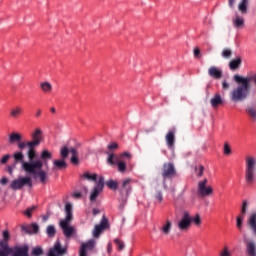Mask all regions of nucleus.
I'll return each mask as SVG.
<instances>
[{"label": "nucleus", "mask_w": 256, "mask_h": 256, "mask_svg": "<svg viewBox=\"0 0 256 256\" xmlns=\"http://www.w3.org/2000/svg\"><path fill=\"white\" fill-rule=\"evenodd\" d=\"M13 157L15 163H22V171H25V173H29L30 175H35V177H39L42 185L47 183L49 176L44 170H41L43 169V162L41 160L25 162V155H23V152H16Z\"/></svg>", "instance_id": "1"}, {"label": "nucleus", "mask_w": 256, "mask_h": 256, "mask_svg": "<svg viewBox=\"0 0 256 256\" xmlns=\"http://www.w3.org/2000/svg\"><path fill=\"white\" fill-rule=\"evenodd\" d=\"M234 81L238 86L230 92V100L233 103H243L251 93V84L243 76L234 75Z\"/></svg>", "instance_id": "2"}, {"label": "nucleus", "mask_w": 256, "mask_h": 256, "mask_svg": "<svg viewBox=\"0 0 256 256\" xmlns=\"http://www.w3.org/2000/svg\"><path fill=\"white\" fill-rule=\"evenodd\" d=\"M69 153H71V163L72 165H79V152H77V149L75 148H67V146H64L61 148L60 155L61 159L54 160L53 161V170L54 171H61L62 169H67V162L65 159L69 157Z\"/></svg>", "instance_id": "3"}, {"label": "nucleus", "mask_w": 256, "mask_h": 256, "mask_svg": "<svg viewBox=\"0 0 256 256\" xmlns=\"http://www.w3.org/2000/svg\"><path fill=\"white\" fill-rule=\"evenodd\" d=\"M245 181L248 187L255 183V159L253 157L246 159Z\"/></svg>", "instance_id": "4"}, {"label": "nucleus", "mask_w": 256, "mask_h": 256, "mask_svg": "<svg viewBox=\"0 0 256 256\" xmlns=\"http://www.w3.org/2000/svg\"><path fill=\"white\" fill-rule=\"evenodd\" d=\"M23 187H33V180H31V177H19L10 183V189L13 191H21V188Z\"/></svg>", "instance_id": "5"}, {"label": "nucleus", "mask_w": 256, "mask_h": 256, "mask_svg": "<svg viewBox=\"0 0 256 256\" xmlns=\"http://www.w3.org/2000/svg\"><path fill=\"white\" fill-rule=\"evenodd\" d=\"M207 183H209V180H207V178L198 182L197 195L202 199L203 197H211V195H213V187L207 186Z\"/></svg>", "instance_id": "6"}, {"label": "nucleus", "mask_w": 256, "mask_h": 256, "mask_svg": "<svg viewBox=\"0 0 256 256\" xmlns=\"http://www.w3.org/2000/svg\"><path fill=\"white\" fill-rule=\"evenodd\" d=\"M191 223H193V218L191 217V214L189 213V211H184L182 213V219L180 223H178V229L185 233L189 231Z\"/></svg>", "instance_id": "7"}, {"label": "nucleus", "mask_w": 256, "mask_h": 256, "mask_svg": "<svg viewBox=\"0 0 256 256\" xmlns=\"http://www.w3.org/2000/svg\"><path fill=\"white\" fill-rule=\"evenodd\" d=\"M161 175L165 181V179H173L177 175V171L175 170V165L171 162H167L163 164Z\"/></svg>", "instance_id": "8"}, {"label": "nucleus", "mask_w": 256, "mask_h": 256, "mask_svg": "<svg viewBox=\"0 0 256 256\" xmlns=\"http://www.w3.org/2000/svg\"><path fill=\"white\" fill-rule=\"evenodd\" d=\"M109 227V220L107 219V217L103 216L100 224H96L93 230V237H95L96 239L99 238L101 236V233H103V231H105V229H107Z\"/></svg>", "instance_id": "9"}, {"label": "nucleus", "mask_w": 256, "mask_h": 256, "mask_svg": "<svg viewBox=\"0 0 256 256\" xmlns=\"http://www.w3.org/2000/svg\"><path fill=\"white\" fill-rule=\"evenodd\" d=\"M103 187H105V178L100 176L96 186L90 194V201H97V197H99V193L103 191Z\"/></svg>", "instance_id": "10"}, {"label": "nucleus", "mask_w": 256, "mask_h": 256, "mask_svg": "<svg viewBox=\"0 0 256 256\" xmlns=\"http://www.w3.org/2000/svg\"><path fill=\"white\" fill-rule=\"evenodd\" d=\"M67 255V247L61 246V242L58 240L54 246L50 248L48 256H63Z\"/></svg>", "instance_id": "11"}, {"label": "nucleus", "mask_w": 256, "mask_h": 256, "mask_svg": "<svg viewBox=\"0 0 256 256\" xmlns=\"http://www.w3.org/2000/svg\"><path fill=\"white\" fill-rule=\"evenodd\" d=\"M235 2L236 0H228V6L230 7V9H234ZM248 9L249 0H240V2L238 3V11H240L242 15H247Z\"/></svg>", "instance_id": "12"}, {"label": "nucleus", "mask_w": 256, "mask_h": 256, "mask_svg": "<svg viewBox=\"0 0 256 256\" xmlns=\"http://www.w3.org/2000/svg\"><path fill=\"white\" fill-rule=\"evenodd\" d=\"M32 141H30V144L33 147H39L41 145V141H43V131L41 128H36L35 131L31 134Z\"/></svg>", "instance_id": "13"}, {"label": "nucleus", "mask_w": 256, "mask_h": 256, "mask_svg": "<svg viewBox=\"0 0 256 256\" xmlns=\"http://www.w3.org/2000/svg\"><path fill=\"white\" fill-rule=\"evenodd\" d=\"M69 223H71V221H67V220L60 221V227L63 230L65 237L67 238L71 237L75 233V228H73V226H69Z\"/></svg>", "instance_id": "14"}, {"label": "nucleus", "mask_w": 256, "mask_h": 256, "mask_svg": "<svg viewBox=\"0 0 256 256\" xmlns=\"http://www.w3.org/2000/svg\"><path fill=\"white\" fill-rule=\"evenodd\" d=\"M246 253L248 256H256V242L253 239L244 238Z\"/></svg>", "instance_id": "15"}, {"label": "nucleus", "mask_w": 256, "mask_h": 256, "mask_svg": "<svg viewBox=\"0 0 256 256\" xmlns=\"http://www.w3.org/2000/svg\"><path fill=\"white\" fill-rule=\"evenodd\" d=\"M12 255L13 256H29V246H15L12 248Z\"/></svg>", "instance_id": "16"}, {"label": "nucleus", "mask_w": 256, "mask_h": 256, "mask_svg": "<svg viewBox=\"0 0 256 256\" xmlns=\"http://www.w3.org/2000/svg\"><path fill=\"white\" fill-rule=\"evenodd\" d=\"M92 249H95V241L93 239L82 243L79 256H87V250L92 251Z\"/></svg>", "instance_id": "17"}, {"label": "nucleus", "mask_w": 256, "mask_h": 256, "mask_svg": "<svg viewBox=\"0 0 256 256\" xmlns=\"http://www.w3.org/2000/svg\"><path fill=\"white\" fill-rule=\"evenodd\" d=\"M131 178H126L122 181V184L120 185V193H125L126 195H129L131 193L132 188H131V183H132Z\"/></svg>", "instance_id": "18"}, {"label": "nucleus", "mask_w": 256, "mask_h": 256, "mask_svg": "<svg viewBox=\"0 0 256 256\" xmlns=\"http://www.w3.org/2000/svg\"><path fill=\"white\" fill-rule=\"evenodd\" d=\"M0 256H9L13 253V248L9 247V242L6 240L0 241Z\"/></svg>", "instance_id": "19"}, {"label": "nucleus", "mask_w": 256, "mask_h": 256, "mask_svg": "<svg viewBox=\"0 0 256 256\" xmlns=\"http://www.w3.org/2000/svg\"><path fill=\"white\" fill-rule=\"evenodd\" d=\"M208 75H210L212 79H221V77H223V71L215 66H212L208 69Z\"/></svg>", "instance_id": "20"}, {"label": "nucleus", "mask_w": 256, "mask_h": 256, "mask_svg": "<svg viewBox=\"0 0 256 256\" xmlns=\"http://www.w3.org/2000/svg\"><path fill=\"white\" fill-rule=\"evenodd\" d=\"M247 224L252 233L256 235V212L250 214V216L247 219Z\"/></svg>", "instance_id": "21"}, {"label": "nucleus", "mask_w": 256, "mask_h": 256, "mask_svg": "<svg viewBox=\"0 0 256 256\" xmlns=\"http://www.w3.org/2000/svg\"><path fill=\"white\" fill-rule=\"evenodd\" d=\"M166 143L169 149H173V147H175V131L170 130L166 134Z\"/></svg>", "instance_id": "22"}, {"label": "nucleus", "mask_w": 256, "mask_h": 256, "mask_svg": "<svg viewBox=\"0 0 256 256\" xmlns=\"http://www.w3.org/2000/svg\"><path fill=\"white\" fill-rule=\"evenodd\" d=\"M9 143L10 145H13V143H20V141H23V135L18 132H13L9 135Z\"/></svg>", "instance_id": "23"}, {"label": "nucleus", "mask_w": 256, "mask_h": 256, "mask_svg": "<svg viewBox=\"0 0 256 256\" xmlns=\"http://www.w3.org/2000/svg\"><path fill=\"white\" fill-rule=\"evenodd\" d=\"M246 113H247L249 119H251V121H253V123H255V121H256V103L251 106H248L246 108Z\"/></svg>", "instance_id": "24"}, {"label": "nucleus", "mask_w": 256, "mask_h": 256, "mask_svg": "<svg viewBox=\"0 0 256 256\" xmlns=\"http://www.w3.org/2000/svg\"><path fill=\"white\" fill-rule=\"evenodd\" d=\"M210 104L214 109H217L219 105H223V98L221 97V94H215L210 100Z\"/></svg>", "instance_id": "25"}, {"label": "nucleus", "mask_w": 256, "mask_h": 256, "mask_svg": "<svg viewBox=\"0 0 256 256\" xmlns=\"http://www.w3.org/2000/svg\"><path fill=\"white\" fill-rule=\"evenodd\" d=\"M23 115V108L21 106H16L10 110V117L12 119H19Z\"/></svg>", "instance_id": "26"}, {"label": "nucleus", "mask_w": 256, "mask_h": 256, "mask_svg": "<svg viewBox=\"0 0 256 256\" xmlns=\"http://www.w3.org/2000/svg\"><path fill=\"white\" fill-rule=\"evenodd\" d=\"M65 213L66 217L63 221H73V205L71 203H66Z\"/></svg>", "instance_id": "27"}, {"label": "nucleus", "mask_w": 256, "mask_h": 256, "mask_svg": "<svg viewBox=\"0 0 256 256\" xmlns=\"http://www.w3.org/2000/svg\"><path fill=\"white\" fill-rule=\"evenodd\" d=\"M241 63V57L238 56L229 62V69H231V71H236V69H239V67H241Z\"/></svg>", "instance_id": "28"}, {"label": "nucleus", "mask_w": 256, "mask_h": 256, "mask_svg": "<svg viewBox=\"0 0 256 256\" xmlns=\"http://www.w3.org/2000/svg\"><path fill=\"white\" fill-rule=\"evenodd\" d=\"M22 231H25L26 233H39V225L33 223L29 226H22Z\"/></svg>", "instance_id": "29"}, {"label": "nucleus", "mask_w": 256, "mask_h": 256, "mask_svg": "<svg viewBox=\"0 0 256 256\" xmlns=\"http://www.w3.org/2000/svg\"><path fill=\"white\" fill-rule=\"evenodd\" d=\"M233 25L236 29H241L245 25V19L243 17L237 15L233 20Z\"/></svg>", "instance_id": "30"}, {"label": "nucleus", "mask_w": 256, "mask_h": 256, "mask_svg": "<svg viewBox=\"0 0 256 256\" xmlns=\"http://www.w3.org/2000/svg\"><path fill=\"white\" fill-rule=\"evenodd\" d=\"M36 147L37 146H32V147L28 148L27 157L29 159V163L34 161L33 159H35V157H37V152L35 151Z\"/></svg>", "instance_id": "31"}, {"label": "nucleus", "mask_w": 256, "mask_h": 256, "mask_svg": "<svg viewBox=\"0 0 256 256\" xmlns=\"http://www.w3.org/2000/svg\"><path fill=\"white\" fill-rule=\"evenodd\" d=\"M40 89H42L44 93H51V91H53V85L49 82H42L40 84Z\"/></svg>", "instance_id": "32"}, {"label": "nucleus", "mask_w": 256, "mask_h": 256, "mask_svg": "<svg viewBox=\"0 0 256 256\" xmlns=\"http://www.w3.org/2000/svg\"><path fill=\"white\" fill-rule=\"evenodd\" d=\"M171 227H172V223L170 220H167L166 223L162 226V233H164V235H169V233H171Z\"/></svg>", "instance_id": "33"}, {"label": "nucleus", "mask_w": 256, "mask_h": 256, "mask_svg": "<svg viewBox=\"0 0 256 256\" xmlns=\"http://www.w3.org/2000/svg\"><path fill=\"white\" fill-rule=\"evenodd\" d=\"M106 185L108 189H111L112 191H117V188L119 187V182H117L116 180H108L106 182Z\"/></svg>", "instance_id": "34"}, {"label": "nucleus", "mask_w": 256, "mask_h": 256, "mask_svg": "<svg viewBox=\"0 0 256 256\" xmlns=\"http://www.w3.org/2000/svg\"><path fill=\"white\" fill-rule=\"evenodd\" d=\"M46 233H47L48 237H55L57 230L55 229V226L49 225L46 229Z\"/></svg>", "instance_id": "35"}, {"label": "nucleus", "mask_w": 256, "mask_h": 256, "mask_svg": "<svg viewBox=\"0 0 256 256\" xmlns=\"http://www.w3.org/2000/svg\"><path fill=\"white\" fill-rule=\"evenodd\" d=\"M114 243L118 251H123V249H125V243L121 241L119 238L114 239Z\"/></svg>", "instance_id": "36"}, {"label": "nucleus", "mask_w": 256, "mask_h": 256, "mask_svg": "<svg viewBox=\"0 0 256 256\" xmlns=\"http://www.w3.org/2000/svg\"><path fill=\"white\" fill-rule=\"evenodd\" d=\"M231 55H233V51L229 48H225L223 51H222V57L224 59H231Z\"/></svg>", "instance_id": "37"}, {"label": "nucleus", "mask_w": 256, "mask_h": 256, "mask_svg": "<svg viewBox=\"0 0 256 256\" xmlns=\"http://www.w3.org/2000/svg\"><path fill=\"white\" fill-rule=\"evenodd\" d=\"M84 179H87V181H97V174H90L88 172L83 174Z\"/></svg>", "instance_id": "38"}, {"label": "nucleus", "mask_w": 256, "mask_h": 256, "mask_svg": "<svg viewBox=\"0 0 256 256\" xmlns=\"http://www.w3.org/2000/svg\"><path fill=\"white\" fill-rule=\"evenodd\" d=\"M31 143V141L28 142H22V140L20 142H18V149H20V151H23V149H25V147H27L28 149L30 147H33V145H29Z\"/></svg>", "instance_id": "39"}, {"label": "nucleus", "mask_w": 256, "mask_h": 256, "mask_svg": "<svg viewBox=\"0 0 256 256\" xmlns=\"http://www.w3.org/2000/svg\"><path fill=\"white\" fill-rule=\"evenodd\" d=\"M119 173H125L127 171V164L123 161L117 163Z\"/></svg>", "instance_id": "40"}, {"label": "nucleus", "mask_w": 256, "mask_h": 256, "mask_svg": "<svg viewBox=\"0 0 256 256\" xmlns=\"http://www.w3.org/2000/svg\"><path fill=\"white\" fill-rule=\"evenodd\" d=\"M115 159H117V157L114 154H108V165H117V161H115Z\"/></svg>", "instance_id": "41"}, {"label": "nucleus", "mask_w": 256, "mask_h": 256, "mask_svg": "<svg viewBox=\"0 0 256 256\" xmlns=\"http://www.w3.org/2000/svg\"><path fill=\"white\" fill-rule=\"evenodd\" d=\"M204 171H205V167H203V165H199L195 167V173H197V177H203Z\"/></svg>", "instance_id": "42"}, {"label": "nucleus", "mask_w": 256, "mask_h": 256, "mask_svg": "<svg viewBox=\"0 0 256 256\" xmlns=\"http://www.w3.org/2000/svg\"><path fill=\"white\" fill-rule=\"evenodd\" d=\"M35 209H37V206H32L30 208H27L26 211H24V215H26V217L31 218L33 215V211H35Z\"/></svg>", "instance_id": "43"}, {"label": "nucleus", "mask_w": 256, "mask_h": 256, "mask_svg": "<svg viewBox=\"0 0 256 256\" xmlns=\"http://www.w3.org/2000/svg\"><path fill=\"white\" fill-rule=\"evenodd\" d=\"M32 255L33 256H41V255H43V248L42 247H35V248H33Z\"/></svg>", "instance_id": "44"}, {"label": "nucleus", "mask_w": 256, "mask_h": 256, "mask_svg": "<svg viewBox=\"0 0 256 256\" xmlns=\"http://www.w3.org/2000/svg\"><path fill=\"white\" fill-rule=\"evenodd\" d=\"M53 157V154L49 152L48 150H43L41 153V159H51Z\"/></svg>", "instance_id": "45"}, {"label": "nucleus", "mask_w": 256, "mask_h": 256, "mask_svg": "<svg viewBox=\"0 0 256 256\" xmlns=\"http://www.w3.org/2000/svg\"><path fill=\"white\" fill-rule=\"evenodd\" d=\"M107 149H109V151H117V149H119V144L112 142L107 146Z\"/></svg>", "instance_id": "46"}, {"label": "nucleus", "mask_w": 256, "mask_h": 256, "mask_svg": "<svg viewBox=\"0 0 256 256\" xmlns=\"http://www.w3.org/2000/svg\"><path fill=\"white\" fill-rule=\"evenodd\" d=\"M247 207H249V204L247 203V201H243L242 208H241L242 215H245V213H247Z\"/></svg>", "instance_id": "47"}, {"label": "nucleus", "mask_w": 256, "mask_h": 256, "mask_svg": "<svg viewBox=\"0 0 256 256\" xmlns=\"http://www.w3.org/2000/svg\"><path fill=\"white\" fill-rule=\"evenodd\" d=\"M224 155H231V146L228 143L224 144Z\"/></svg>", "instance_id": "48"}, {"label": "nucleus", "mask_w": 256, "mask_h": 256, "mask_svg": "<svg viewBox=\"0 0 256 256\" xmlns=\"http://www.w3.org/2000/svg\"><path fill=\"white\" fill-rule=\"evenodd\" d=\"M192 222L195 223V225L197 226L201 225V216L197 214L194 218H192Z\"/></svg>", "instance_id": "49"}, {"label": "nucleus", "mask_w": 256, "mask_h": 256, "mask_svg": "<svg viewBox=\"0 0 256 256\" xmlns=\"http://www.w3.org/2000/svg\"><path fill=\"white\" fill-rule=\"evenodd\" d=\"M2 237H3V241H8L9 242V239L11 238V236L9 234V231L8 230L3 231Z\"/></svg>", "instance_id": "50"}, {"label": "nucleus", "mask_w": 256, "mask_h": 256, "mask_svg": "<svg viewBox=\"0 0 256 256\" xmlns=\"http://www.w3.org/2000/svg\"><path fill=\"white\" fill-rule=\"evenodd\" d=\"M9 159H11V155L6 154V155H4V156L2 157V159L0 160V163H1L2 165H5V163H7V161H9Z\"/></svg>", "instance_id": "51"}, {"label": "nucleus", "mask_w": 256, "mask_h": 256, "mask_svg": "<svg viewBox=\"0 0 256 256\" xmlns=\"http://www.w3.org/2000/svg\"><path fill=\"white\" fill-rule=\"evenodd\" d=\"M237 227L238 229H241V227H243V217L242 216H238L237 217Z\"/></svg>", "instance_id": "52"}, {"label": "nucleus", "mask_w": 256, "mask_h": 256, "mask_svg": "<svg viewBox=\"0 0 256 256\" xmlns=\"http://www.w3.org/2000/svg\"><path fill=\"white\" fill-rule=\"evenodd\" d=\"M194 57L196 59H199V57H201V50H199V48H194Z\"/></svg>", "instance_id": "53"}, {"label": "nucleus", "mask_w": 256, "mask_h": 256, "mask_svg": "<svg viewBox=\"0 0 256 256\" xmlns=\"http://www.w3.org/2000/svg\"><path fill=\"white\" fill-rule=\"evenodd\" d=\"M72 196L74 199H81V192H74Z\"/></svg>", "instance_id": "54"}, {"label": "nucleus", "mask_w": 256, "mask_h": 256, "mask_svg": "<svg viewBox=\"0 0 256 256\" xmlns=\"http://www.w3.org/2000/svg\"><path fill=\"white\" fill-rule=\"evenodd\" d=\"M0 183L2 185H5L6 183H9V179H7V177H3L1 180H0Z\"/></svg>", "instance_id": "55"}, {"label": "nucleus", "mask_w": 256, "mask_h": 256, "mask_svg": "<svg viewBox=\"0 0 256 256\" xmlns=\"http://www.w3.org/2000/svg\"><path fill=\"white\" fill-rule=\"evenodd\" d=\"M121 157H127L128 159H131V153L124 152V153L121 154Z\"/></svg>", "instance_id": "56"}, {"label": "nucleus", "mask_w": 256, "mask_h": 256, "mask_svg": "<svg viewBox=\"0 0 256 256\" xmlns=\"http://www.w3.org/2000/svg\"><path fill=\"white\" fill-rule=\"evenodd\" d=\"M222 87H223V89H229V83H227V81H223L222 82Z\"/></svg>", "instance_id": "57"}, {"label": "nucleus", "mask_w": 256, "mask_h": 256, "mask_svg": "<svg viewBox=\"0 0 256 256\" xmlns=\"http://www.w3.org/2000/svg\"><path fill=\"white\" fill-rule=\"evenodd\" d=\"M229 250L224 249V251L220 254V256H229Z\"/></svg>", "instance_id": "58"}, {"label": "nucleus", "mask_w": 256, "mask_h": 256, "mask_svg": "<svg viewBox=\"0 0 256 256\" xmlns=\"http://www.w3.org/2000/svg\"><path fill=\"white\" fill-rule=\"evenodd\" d=\"M7 171H8V173H9V175H13V168L11 167V166H8L7 167Z\"/></svg>", "instance_id": "59"}, {"label": "nucleus", "mask_w": 256, "mask_h": 256, "mask_svg": "<svg viewBox=\"0 0 256 256\" xmlns=\"http://www.w3.org/2000/svg\"><path fill=\"white\" fill-rule=\"evenodd\" d=\"M17 163H18V162H14L12 165H10V167L12 168V170L15 171V169H17Z\"/></svg>", "instance_id": "60"}, {"label": "nucleus", "mask_w": 256, "mask_h": 256, "mask_svg": "<svg viewBox=\"0 0 256 256\" xmlns=\"http://www.w3.org/2000/svg\"><path fill=\"white\" fill-rule=\"evenodd\" d=\"M99 213H101V211L95 208L93 209V215H99Z\"/></svg>", "instance_id": "61"}, {"label": "nucleus", "mask_w": 256, "mask_h": 256, "mask_svg": "<svg viewBox=\"0 0 256 256\" xmlns=\"http://www.w3.org/2000/svg\"><path fill=\"white\" fill-rule=\"evenodd\" d=\"M36 117H41V109H38L36 112Z\"/></svg>", "instance_id": "62"}, {"label": "nucleus", "mask_w": 256, "mask_h": 256, "mask_svg": "<svg viewBox=\"0 0 256 256\" xmlns=\"http://www.w3.org/2000/svg\"><path fill=\"white\" fill-rule=\"evenodd\" d=\"M43 221L45 222V221H48L49 220V216H43Z\"/></svg>", "instance_id": "63"}, {"label": "nucleus", "mask_w": 256, "mask_h": 256, "mask_svg": "<svg viewBox=\"0 0 256 256\" xmlns=\"http://www.w3.org/2000/svg\"><path fill=\"white\" fill-rule=\"evenodd\" d=\"M50 111H51V113H56V112H57V110L55 109V107H52V108L50 109Z\"/></svg>", "instance_id": "64"}]
</instances>
